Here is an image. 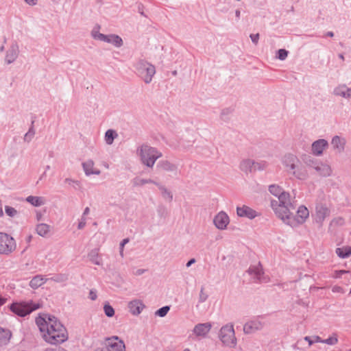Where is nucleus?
I'll return each mask as SVG.
<instances>
[{
  "label": "nucleus",
  "instance_id": "6",
  "mask_svg": "<svg viewBox=\"0 0 351 351\" xmlns=\"http://www.w3.org/2000/svg\"><path fill=\"white\" fill-rule=\"evenodd\" d=\"M219 338L225 347L234 348L237 346V339L232 323H228L221 328Z\"/></svg>",
  "mask_w": 351,
  "mask_h": 351
},
{
  "label": "nucleus",
  "instance_id": "18",
  "mask_svg": "<svg viewBox=\"0 0 351 351\" xmlns=\"http://www.w3.org/2000/svg\"><path fill=\"white\" fill-rule=\"evenodd\" d=\"M346 140L344 137L336 135L332 138L331 145L336 153L341 154L344 152Z\"/></svg>",
  "mask_w": 351,
  "mask_h": 351
},
{
  "label": "nucleus",
  "instance_id": "29",
  "mask_svg": "<svg viewBox=\"0 0 351 351\" xmlns=\"http://www.w3.org/2000/svg\"><path fill=\"white\" fill-rule=\"evenodd\" d=\"M88 258L95 265H101L102 264L97 249L92 250L88 253Z\"/></svg>",
  "mask_w": 351,
  "mask_h": 351
},
{
  "label": "nucleus",
  "instance_id": "49",
  "mask_svg": "<svg viewBox=\"0 0 351 351\" xmlns=\"http://www.w3.org/2000/svg\"><path fill=\"white\" fill-rule=\"evenodd\" d=\"M86 218L84 217H82L81 220L80 221V222L78 223L77 228L79 230L84 228L86 226Z\"/></svg>",
  "mask_w": 351,
  "mask_h": 351
},
{
  "label": "nucleus",
  "instance_id": "8",
  "mask_svg": "<svg viewBox=\"0 0 351 351\" xmlns=\"http://www.w3.org/2000/svg\"><path fill=\"white\" fill-rule=\"evenodd\" d=\"M40 307L39 303L33 301L14 302L10 306V310L19 317H25Z\"/></svg>",
  "mask_w": 351,
  "mask_h": 351
},
{
  "label": "nucleus",
  "instance_id": "57",
  "mask_svg": "<svg viewBox=\"0 0 351 351\" xmlns=\"http://www.w3.org/2000/svg\"><path fill=\"white\" fill-rule=\"evenodd\" d=\"M90 212V208L88 207L85 208L84 210L82 217H85L86 215H87Z\"/></svg>",
  "mask_w": 351,
  "mask_h": 351
},
{
  "label": "nucleus",
  "instance_id": "36",
  "mask_svg": "<svg viewBox=\"0 0 351 351\" xmlns=\"http://www.w3.org/2000/svg\"><path fill=\"white\" fill-rule=\"evenodd\" d=\"M35 130L34 128V121L32 122V125L29 128L27 132L25 133L23 137V140L25 142L29 143L34 138L35 135Z\"/></svg>",
  "mask_w": 351,
  "mask_h": 351
},
{
  "label": "nucleus",
  "instance_id": "26",
  "mask_svg": "<svg viewBox=\"0 0 351 351\" xmlns=\"http://www.w3.org/2000/svg\"><path fill=\"white\" fill-rule=\"evenodd\" d=\"M11 337L12 333L10 330L0 327V346L7 345Z\"/></svg>",
  "mask_w": 351,
  "mask_h": 351
},
{
  "label": "nucleus",
  "instance_id": "58",
  "mask_svg": "<svg viewBox=\"0 0 351 351\" xmlns=\"http://www.w3.org/2000/svg\"><path fill=\"white\" fill-rule=\"evenodd\" d=\"M304 340L308 341L309 345H312L313 343H314L313 340H311L310 337H308V336L305 337Z\"/></svg>",
  "mask_w": 351,
  "mask_h": 351
},
{
  "label": "nucleus",
  "instance_id": "43",
  "mask_svg": "<svg viewBox=\"0 0 351 351\" xmlns=\"http://www.w3.org/2000/svg\"><path fill=\"white\" fill-rule=\"evenodd\" d=\"M289 51L285 49H278L276 57L280 60H285L288 56Z\"/></svg>",
  "mask_w": 351,
  "mask_h": 351
},
{
  "label": "nucleus",
  "instance_id": "64",
  "mask_svg": "<svg viewBox=\"0 0 351 351\" xmlns=\"http://www.w3.org/2000/svg\"><path fill=\"white\" fill-rule=\"evenodd\" d=\"M339 289H340V287H335L332 288V291L333 292H337V291H339Z\"/></svg>",
  "mask_w": 351,
  "mask_h": 351
},
{
  "label": "nucleus",
  "instance_id": "61",
  "mask_svg": "<svg viewBox=\"0 0 351 351\" xmlns=\"http://www.w3.org/2000/svg\"><path fill=\"white\" fill-rule=\"evenodd\" d=\"M142 8H143V5H142L141 4H140V5H138V12H139V13H140L142 16H145V14H144V12H143V11L142 10Z\"/></svg>",
  "mask_w": 351,
  "mask_h": 351
},
{
  "label": "nucleus",
  "instance_id": "38",
  "mask_svg": "<svg viewBox=\"0 0 351 351\" xmlns=\"http://www.w3.org/2000/svg\"><path fill=\"white\" fill-rule=\"evenodd\" d=\"M267 167V162L265 160H258L255 161L254 160V171H263L266 169Z\"/></svg>",
  "mask_w": 351,
  "mask_h": 351
},
{
  "label": "nucleus",
  "instance_id": "52",
  "mask_svg": "<svg viewBox=\"0 0 351 351\" xmlns=\"http://www.w3.org/2000/svg\"><path fill=\"white\" fill-rule=\"evenodd\" d=\"M324 339H322L319 336H315L313 337V343H324Z\"/></svg>",
  "mask_w": 351,
  "mask_h": 351
},
{
  "label": "nucleus",
  "instance_id": "46",
  "mask_svg": "<svg viewBox=\"0 0 351 351\" xmlns=\"http://www.w3.org/2000/svg\"><path fill=\"white\" fill-rule=\"evenodd\" d=\"M66 277L62 274L58 275V276H56L51 278L52 280H53L55 282H64L66 280Z\"/></svg>",
  "mask_w": 351,
  "mask_h": 351
},
{
  "label": "nucleus",
  "instance_id": "22",
  "mask_svg": "<svg viewBox=\"0 0 351 351\" xmlns=\"http://www.w3.org/2000/svg\"><path fill=\"white\" fill-rule=\"evenodd\" d=\"M19 47L16 44H13L7 50L5 61L7 64H10L15 61L19 55Z\"/></svg>",
  "mask_w": 351,
  "mask_h": 351
},
{
  "label": "nucleus",
  "instance_id": "17",
  "mask_svg": "<svg viewBox=\"0 0 351 351\" xmlns=\"http://www.w3.org/2000/svg\"><path fill=\"white\" fill-rule=\"evenodd\" d=\"M263 327V324L258 318L252 319L243 326V332L245 334L254 333L257 330H261Z\"/></svg>",
  "mask_w": 351,
  "mask_h": 351
},
{
  "label": "nucleus",
  "instance_id": "41",
  "mask_svg": "<svg viewBox=\"0 0 351 351\" xmlns=\"http://www.w3.org/2000/svg\"><path fill=\"white\" fill-rule=\"evenodd\" d=\"M104 311L106 315L108 317H112L114 315V310L109 304H106L104 305Z\"/></svg>",
  "mask_w": 351,
  "mask_h": 351
},
{
  "label": "nucleus",
  "instance_id": "2",
  "mask_svg": "<svg viewBox=\"0 0 351 351\" xmlns=\"http://www.w3.org/2000/svg\"><path fill=\"white\" fill-rule=\"evenodd\" d=\"M285 208L287 210H283V213L282 212V214L278 217L280 218L285 224L292 228L297 227L304 223L309 216V211L308 208L303 205L298 207L297 216H294L293 215L291 210H294L295 208L294 198L291 201V206H287Z\"/></svg>",
  "mask_w": 351,
  "mask_h": 351
},
{
  "label": "nucleus",
  "instance_id": "20",
  "mask_svg": "<svg viewBox=\"0 0 351 351\" xmlns=\"http://www.w3.org/2000/svg\"><path fill=\"white\" fill-rule=\"evenodd\" d=\"M128 308L130 313L137 316L141 313L145 306L143 302L138 299L133 300L128 303Z\"/></svg>",
  "mask_w": 351,
  "mask_h": 351
},
{
  "label": "nucleus",
  "instance_id": "39",
  "mask_svg": "<svg viewBox=\"0 0 351 351\" xmlns=\"http://www.w3.org/2000/svg\"><path fill=\"white\" fill-rule=\"evenodd\" d=\"M169 310H170V307L169 306H165L160 308L158 310H157L155 312V315L156 316H158L160 317H164L167 314V313L169 311Z\"/></svg>",
  "mask_w": 351,
  "mask_h": 351
},
{
  "label": "nucleus",
  "instance_id": "47",
  "mask_svg": "<svg viewBox=\"0 0 351 351\" xmlns=\"http://www.w3.org/2000/svg\"><path fill=\"white\" fill-rule=\"evenodd\" d=\"M348 273V271L346 270H337L335 271V274L333 276L335 278H339L342 276L343 274Z\"/></svg>",
  "mask_w": 351,
  "mask_h": 351
},
{
  "label": "nucleus",
  "instance_id": "54",
  "mask_svg": "<svg viewBox=\"0 0 351 351\" xmlns=\"http://www.w3.org/2000/svg\"><path fill=\"white\" fill-rule=\"evenodd\" d=\"M196 262V260L195 258L190 259L186 264V267H191L193 264H194Z\"/></svg>",
  "mask_w": 351,
  "mask_h": 351
},
{
  "label": "nucleus",
  "instance_id": "5",
  "mask_svg": "<svg viewBox=\"0 0 351 351\" xmlns=\"http://www.w3.org/2000/svg\"><path fill=\"white\" fill-rule=\"evenodd\" d=\"M142 162L149 167H152L156 160L162 157V153L156 148L148 145H143L138 149Z\"/></svg>",
  "mask_w": 351,
  "mask_h": 351
},
{
  "label": "nucleus",
  "instance_id": "16",
  "mask_svg": "<svg viewBox=\"0 0 351 351\" xmlns=\"http://www.w3.org/2000/svg\"><path fill=\"white\" fill-rule=\"evenodd\" d=\"M330 215L329 208L323 204H318L315 207V221L322 224Z\"/></svg>",
  "mask_w": 351,
  "mask_h": 351
},
{
  "label": "nucleus",
  "instance_id": "31",
  "mask_svg": "<svg viewBox=\"0 0 351 351\" xmlns=\"http://www.w3.org/2000/svg\"><path fill=\"white\" fill-rule=\"evenodd\" d=\"M118 134L117 132L112 129L108 130L105 133L104 140L107 145H111L114 140L117 138Z\"/></svg>",
  "mask_w": 351,
  "mask_h": 351
},
{
  "label": "nucleus",
  "instance_id": "32",
  "mask_svg": "<svg viewBox=\"0 0 351 351\" xmlns=\"http://www.w3.org/2000/svg\"><path fill=\"white\" fill-rule=\"evenodd\" d=\"M336 254L341 258H348L351 255V247L343 246L336 249Z\"/></svg>",
  "mask_w": 351,
  "mask_h": 351
},
{
  "label": "nucleus",
  "instance_id": "23",
  "mask_svg": "<svg viewBox=\"0 0 351 351\" xmlns=\"http://www.w3.org/2000/svg\"><path fill=\"white\" fill-rule=\"evenodd\" d=\"M94 162L93 160H87L86 161L82 162V168L85 173V175L87 176H90L91 175H99L101 171L99 169H94Z\"/></svg>",
  "mask_w": 351,
  "mask_h": 351
},
{
  "label": "nucleus",
  "instance_id": "11",
  "mask_svg": "<svg viewBox=\"0 0 351 351\" xmlns=\"http://www.w3.org/2000/svg\"><path fill=\"white\" fill-rule=\"evenodd\" d=\"M104 351H125V346L123 341L117 336L107 338L105 341Z\"/></svg>",
  "mask_w": 351,
  "mask_h": 351
},
{
  "label": "nucleus",
  "instance_id": "35",
  "mask_svg": "<svg viewBox=\"0 0 351 351\" xmlns=\"http://www.w3.org/2000/svg\"><path fill=\"white\" fill-rule=\"evenodd\" d=\"M149 183H153L156 185V184H158V182L154 181L152 179H143V178H136L133 180V184H134V186H143L145 184H149Z\"/></svg>",
  "mask_w": 351,
  "mask_h": 351
},
{
  "label": "nucleus",
  "instance_id": "12",
  "mask_svg": "<svg viewBox=\"0 0 351 351\" xmlns=\"http://www.w3.org/2000/svg\"><path fill=\"white\" fill-rule=\"evenodd\" d=\"M237 215L240 217L254 219L256 217H258L260 213L248 206L242 205L237 207Z\"/></svg>",
  "mask_w": 351,
  "mask_h": 351
},
{
  "label": "nucleus",
  "instance_id": "42",
  "mask_svg": "<svg viewBox=\"0 0 351 351\" xmlns=\"http://www.w3.org/2000/svg\"><path fill=\"white\" fill-rule=\"evenodd\" d=\"M304 162L308 167L315 169V167L319 163L320 161L315 158L308 157Z\"/></svg>",
  "mask_w": 351,
  "mask_h": 351
},
{
  "label": "nucleus",
  "instance_id": "28",
  "mask_svg": "<svg viewBox=\"0 0 351 351\" xmlns=\"http://www.w3.org/2000/svg\"><path fill=\"white\" fill-rule=\"evenodd\" d=\"M26 201L34 206L39 207L45 204V200L43 197L29 195Z\"/></svg>",
  "mask_w": 351,
  "mask_h": 351
},
{
  "label": "nucleus",
  "instance_id": "53",
  "mask_svg": "<svg viewBox=\"0 0 351 351\" xmlns=\"http://www.w3.org/2000/svg\"><path fill=\"white\" fill-rule=\"evenodd\" d=\"M43 351H67V350H66L64 348H56V349H53V348H47V349H45Z\"/></svg>",
  "mask_w": 351,
  "mask_h": 351
},
{
  "label": "nucleus",
  "instance_id": "15",
  "mask_svg": "<svg viewBox=\"0 0 351 351\" xmlns=\"http://www.w3.org/2000/svg\"><path fill=\"white\" fill-rule=\"evenodd\" d=\"M328 142L326 139H318L312 143L311 153L313 156H320L323 154L324 151L328 148Z\"/></svg>",
  "mask_w": 351,
  "mask_h": 351
},
{
  "label": "nucleus",
  "instance_id": "4",
  "mask_svg": "<svg viewBox=\"0 0 351 351\" xmlns=\"http://www.w3.org/2000/svg\"><path fill=\"white\" fill-rule=\"evenodd\" d=\"M282 164L287 173L296 179L304 180L308 176L307 171L301 164L298 157L291 153L286 154L282 158Z\"/></svg>",
  "mask_w": 351,
  "mask_h": 351
},
{
  "label": "nucleus",
  "instance_id": "10",
  "mask_svg": "<svg viewBox=\"0 0 351 351\" xmlns=\"http://www.w3.org/2000/svg\"><path fill=\"white\" fill-rule=\"evenodd\" d=\"M15 248L14 240L8 234L0 232V254H8Z\"/></svg>",
  "mask_w": 351,
  "mask_h": 351
},
{
  "label": "nucleus",
  "instance_id": "37",
  "mask_svg": "<svg viewBox=\"0 0 351 351\" xmlns=\"http://www.w3.org/2000/svg\"><path fill=\"white\" fill-rule=\"evenodd\" d=\"M338 343V336L337 334L334 332L328 338L325 339L324 340V343H326L329 346H335Z\"/></svg>",
  "mask_w": 351,
  "mask_h": 351
},
{
  "label": "nucleus",
  "instance_id": "25",
  "mask_svg": "<svg viewBox=\"0 0 351 351\" xmlns=\"http://www.w3.org/2000/svg\"><path fill=\"white\" fill-rule=\"evenodd\" d=\"M157 167L160 168L164 171L170 172H173L177 170V166L167 160H160L157 164Z\"/></svg>",
  "mask_w": 351,
  "mask_h": 351
},
{
  "label": "nucleus",
  "instance_id": "19",
  "mask_svg": "<svg viewBox=\"0 0 351 351\" xmlns=\"http://www.w3.org/2000/svg\"><path fill=\"white\" fill-rule=\"evenodd\" d=\"M332 93L335 96L351 99V87H348L344 84L337 86L334 88Z\"/></svg>",
  "mask_w": 351,
  "mask_h": 351
},
{
  "label": "nucleus",
  "instance_id": "40",
  "mask_svg": "<svg viewBox=\"0 0 351 351\" xmlns=\"http://www.w3.org/2000/svg\"><path fill=\"white\" fill-rule=\"evenodd\" d=\"M5 213L8 216L10 217H14L18 215V211L16 209L10 206H5Z\"/></svg>",
  "mask_w": 351,
  "mask_h": 351
},
{
  "label": "nucleus",
  "instance_id": "21",
  "mask_svg": "<svg viewBox=\"0 0 351 351\" xmlns=\"http://www.w3.org/2000/svg\"><path fill=\"white\" fill-rule=\"evenodd\" d=\"M212 324L210 322L198 324L195 326L193 332L197 337H205L210 330Z\"/></svg>",
  "mask_w": 351,
  "mask_h": 351
},
{
  "label": "nucleus",
  "instance_id": "7",
  "mask_svg": "<svg viewBox=\"0 0 351 351\" xmlns=\"http://www.w3.org/2000/svg\"><path fill=\"white\" fill-rule=\"evenodd\" d=\"M99 29V25H96L93 28L90 34L94 40L112 44V45L118 48L121 47L123 45V40L119 36L114 34L106 35L100 33Z\"/></svg>",
  "mask_w": 351,
  "mask_h": 351
},
{
  "label": "nucleus",
  "instance_id": "62",
  "mask_svg": "<svg viewBox=\"0 0 351 351\" xmlns=\"http://www.w3.org/2000/svg\"><path fill=\"white\" fill-rule=\"evenodd\" d=\"M50 169V166L49 165H47L45 167V171L43 173V174L41 176L40 178V179H42L43 178V176H45V173H46V171L49 170Z\"/></svg>",
  "mask_w": 351,
  "mask_h": 351
},
{
  "label": "nucleus",
  "instance_id": "60",
  "mask_svg": "<svg viewBox=\"0 0 351 351\" xmlns=\"http://www.w3.org/2000/svg\"><path fill=\"white\" fill-rule=\"evenodd\" d=\"M6 302V299L3 298V297L0 296V307L3 306Z\"/></svg>",
  "mask_w": 351,
  "mask_h": 351
},
{
  "label": "nucleus",
  "instance_id": "14",
  "mask_svg": "<svg viewBox=\"0 0 351 351\" xmlns=\"http://www.w3.org/2000/svg\"><path fill=\"white\" fill-rule=\"evenodd\" d=\"M247 272L254 278L255 282H267V278H265L263 275V269L260 264L250 267V268L247 270Z\"/></svg>",
  "mask_w": 351,
  "mask_h": 351
},
{
  "label": "nucleus",
  "instance_id": "3",
  "mask_svg": "<svg viewBox=\"0 0 351 351\" xmlns=\"http://www.w3.org/2000/svg\"><path fill=\"white\" fill-rule=\"evenodd\" d=\"M269 191L273 195L278 197V199H271L270 206L277 217L287 210V206H291V201L293 199L288 192L277 184H271L269 186Z\"/></svg>",
  "mask_w": 351,
  "mask_h": 351
},
{
  "label": "nucleus",
  "instance_id": "51",
  "mask_svg": "<svg viewBox=\"0 0 351 351\" xmlns=\"http://www.w3.org/2000/svg\"><path fill=\"white\" fill-rule=\"evenodd\" d=\"M88 297L91 300H95L97 298V291L95 290L91 289L89 292Z\"/></svg>",
  "mask_w": 351,
  "mask_h": 351
},
{
  "label": "nucleus",
  "instance_id": "13",
  "mask_svg": "<svg viewBox=\"0 0 351 351\" xmlns=\"http://www.w3.org/2000/svg\"><path fill=\"white\" fill-rule=\"evenodd\" d=\"M213 223L217 229L226 230L230 223L229 216L225 212L220 211L215 216Z\"/></svg>",
  "mask_w": 351,
  "mask_h": 351
},
{
  "label": "nucleus",
  "instance_id": "56",
  "mask_svg": "<svg viewBox=\"0 0 351 351\" xmlns=\"http://www.w3.org/2000/svg\"><path fill=\"white\" fill-rule=\"evenodd\" d=\"M29 5H36L37 3V0H24Z\"/></svg>",
  "mask_w": 351,
  "mask_h": 351
},
{
  "label": "nucleus",
  "instance_id": "48",
  "mask_svg": "<svg viewBox=\"0 0 351 351\" xmlns=\"http://www.w3.org/2000/svg\"><path fill=\"white\" fill-rule=\"evenodd\" d=\"M129 242L128 239H124L120 243V254L123 256V247L126 243Z\"/></svg>",
  "mask_w": 351,
  "mask_h": 351
},
{
  "label": "nucleus",
  "instance_id": "34",
  "mask_svg": "<svg viewBox=\"0 0 351 351\" xmlns=\"http://www.w3.org/2000/svg\"><path fill=\"white\" fill-rule=\"evenodd\" d=\"M36 232L41 237H45L50 230V226L46 223H39L36 228Z\"/></svg>",
  "mask_w": 351,
  "mask_h": 351
},
{
  "label": "nucleus",
  "instance_id": "59",
  "mask_svg": "<svg viewBox=\"0 0 351 351\" xmlns=\"http://www.w3.org/2000/svg\"><path fill=\"white\" fill-rule=\"evenodd\" d=\"M235 16L237 19V20L240 19L241 11L239 10H235Z\"/></svg>",
  "mask_w": 351,
  "mask_h": 351
},
{
  "label": "nucleus",
  "instance_id": "45",
  "mask_svg": "<svg viewBox=\"0 0 351 351\" xmlns=\"http://www.w3.org/2000/svg\"><path fill=\"white\" fill-rule=\"evenodd\" d=\"M64 182L69 185L72 186L75 189H77L80 186V182L78 180H74L71 178H66Z\"/></svg>",
  "mask_w": 351,
  "mask_h": 351
},
{
  "label": "nucleus",
  "instance_id": "33",
  "mask_svg": "<svg viewBox=\"0 0 351 351\" xmlns=\"http://www.w3.org/2000/svg\"><path fill=\"white\" fill-rule=\"evenodd\" d=\"M156 186H158L159 190L160 191L162 197L168 202H171L173 199V195L171 192L165 186L160 184L159 183L156 184Z\"/></svg>",
  "mask_w": 351,
  "mask_h": 351
},
{
  "label": "nucleus",
  "instance_id": "24",
  "mask_svg": "<svg viewBox=\"0 0 351 351\" xmlns=\"http://www.w3.org/2000/svg\"><path fill=\"white\" fill-rule=\"evenodd\" d=\"M315 170L321 176L327 177L330 176L332 173L331 167L325 163L319 162V163L315 167Z\"/></svg>",
  "mask_w": 351,
  "mask_h": 351
},
{
  "label": "nucleus",
  "instance_id": "9",
  "mask_svg": "<svg viewBox=\"0 0 351 351\" xmlns=\"http://www.w3.org/2000/svg\"><path fill=\"white\" fill-rule=\"evenodd\" d=\"M137 75L145 84H149L156 73L155 66L145 60H140L136 64Z\"/></svg>",
  "mask_w": 351,
  "mask_h": 351
},
{
  "label": "nucleus",
  "instance_id": "44",
  "mask_svg": "<svg viewBox=\"0 0 351 351\" xmlns=\"http://www.w3.org/2000/svg\"><path fill=\"white\" fill-rule=\"evenodd\" d=\"M208 298V295L204 291V287H202L199 291L198 302L200 304L203 303L207 300Z\"/></svg>",
  "mask_w": 351,
  "mask_h": 351
},
{
  "label": "nucleus",
  "instance_id": "63",
  "mask_svg": "<svg viewBox=\"0 0 351 351\" xmlns=\"http://www.w3.org/2000/svg\"><path fill=\"white\" fill-rule=\"evenodd\" d=\"M326 36H329V37H333L334 36V33L332 32H328L326 35Z\"/></svg>",
  "mask_w": 351,
  "mask_h": 351
},
{
  "label": "nucleus",
  "instance_id": "30",
  "mask_svg": "<svg viewBox=\"0 0 351 351\" xmlns=\"http://www.w3.org/2000/svg\"><path fill=\"white\" fill-rule=\"evenodd\" d=\"M46 279L41 275L34 276L29 282V286L33 289H37L46 282Z\"/></svg>",
  "mask_w": 351,
  "mask_h": 351
},
{
  "label": "nucleus",
  "instance_id": "27",
  "mask_svg": "<svg viewBox=\"0 0 351 351\" xmlns=\"http://www.w3.org/2000/svg\"><path fill=\"white\" fill-rule=\"evenodd\" d=\"M254 160L251 159H245L241 162L240 169L242 171L247 173L254 171Z\"/></svg>",
  "mask_w": 351,
  "mask_h": 351
},
{
  "label": "nucleus",
  "instance_id": "50",
  "mask_svg": "<svg viewBox=\"0 0 351 351\" xmlns=\"http://www.w3.org/2000/svg\"><path fill=\"white\" fill-rule=\"evenodd\" d=\"M250 37L254 44L256 45L258 43L259 40V34H250Z\"/></svg>",
  "mask_w": 351,
  "mask_h": 351
},
{
  "label": "nucleus",
  "instance_id": "1",
  "mask_svg": "<svg viewBox=\"0 0 351 351\" xmlns=\"http://www.w3.org/2000/svg\"><path fill=\"white\" fill-rule=\"evenodd\" d=\"M36 324L43 339L49 344H60L68 339L66 328L53 315H40L36 318Z\"/></svg>",
  "mask_w": 351,
  "mask_h": 351
},
{
  "label": "nucleus",
  "instance_id": "55",
  "mask_svg": "<svg viewBox=\"0 0 351 351\" xmlns=\"http://www.w3.org/2000/svg\"><path fill=\"white\" fill-rule=\"evenodd\" d=\"M145 271V269H137L135 272H134V274L136 275V276H141L143 274H144V272Z\"/></svg>",
  "mask_w": 351,
  "mask_h": 351
}]
</instances>
